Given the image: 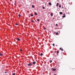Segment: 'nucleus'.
<instances>
[{"mask_svg":"<svg viewBox=\"0 0 75 75\" xmlns=\"http://www.w3.org/2000/svg\"><path fill=\"white\" fill-rule=\"evenodd\" d=\"M28 66H32V64L31 63H30L29 64H28Z\"/></svg>","mask_w":75,"mask_h":75,"instance_id":"nucleus-1","label":"nucleus"},{"mask_svg":"<svg viewBox=\"0 0 75 75\" xmlns=\"http://www.w3.org/2000/svg\"><path fill=\"white\" fill-rule=\"evenodd\" d=\"M64 16L62 17L63 18H64L65 17V14H64Z\"/></svg>","mask_w":75,"mask_h":75,"instance_id":"nucleus-2","label":"nucleus"},{"mask_svg":"<svg viewBox=\"0 0 75 75\" xmlns=\"http://www.w3.org/2000/svg\"><path fill=\"white\" fill-rule=\"evenodd\" d=\"M50 16L52 17V16H53V13H51L50 14Z\"/></svg>","mask_w":75,"mask_h":75,"instance_id":"nucleus-3","label":"nucleus"},{"mask_svg":"<svg viewBox=\"0 0 75 75\" xmlns=\"http://www.w3.org/2000/svg\"><path fill=\"white\" fill-rule=\"evenodd\" d=\"M50 5V6H52V4H51V2H50L48 3Z\"/></svg>","mask_w":75,"mask_h":75,"instance_id":"nucleus-4","label":"nucleus"},{"mask_svg":"<svg viewBox=\"0 0 75 75\" xmlns=\"http://www.w3.org/2000/svg\"><path fill=\"white\" fill-rule=\"evenodd\" d=\"M36 63V62H33V64H34Z\"/></svg>","mask_w":75,"mask_h":75,"instance_id":"nucleus-5","label":"nucleus"},{"mask_svg":"<svg viewBox=\"0 0 75 75\" xmlns=\"http://www.w3.org/2000/svg\"><path fill=\"white\" fill-rule=\"evenodd\" d=\"M58 5H59V3H57V5H56L57 7H58Z\"/></svg>","mask_w":75,"mask_h":75,"instance_id":"nucleus-6","label":"nucleus"},{"mask_svg":"<svg viewBox=\"0 0 75 75\" xmlns=\"http://www.w3.org/2000/svg\"><path fill=\"white\" fill-rule=\"evenodd\" d=\"M17 40H18V41H20V39L18 38H17Z\"/></svg>","mask_w":75,"mask_h":75,"instance_id":"nucleus-7","label":"nucleus"},{"mask_svg":"<svg viewBox=\"0 0 75 75\" xmlns=\"http://www.w3.org/2000/svg\"><path fill=\"white\" fill-rule=\"evenodd\" d=\"M62 50V51H63V49L62 48H60L59 50Z\"/></svg>","mask_w":75,"mask_h":75,"instance_id":"nucleus-8","label":"nucleus"},{"mask_svg":"<svg viewBox=\"0 0 75 75\" xmlns=\"http://www.w3.org/2000/svg\"><path fill=\"white\" fill-rule=\"evenodd\" d=\"M52 71H55V70H56V69H52Z\"/></svg>","mask_w":75,"mask_h":75,"instance_id":"nucleus-9","label":"nucleus"},{"mask_svg":"<svg viewBox=\"0 0 75 75\" xmlns=\"http://www.w3.org/2000/svg\"><path fill=\"white\" fill-rule=\"evenodd\" d=\"M57 54H59V50H58L57 52Z\"/></svg>","mask_w":75,"mask_h":75,"instance_id":"nucleus-10","label":"nucleus"},{"mask_svg":"<svg viewBox=\"0 0 75 75\" xmlns=\"http://www.w3.org/2000/svg\"><path fill=\"white\" fill-rule=\"evenodd\" d=\"M52 62V60H50V63H51V62Z\"/></svg>","mask_w":75,"mask_h":75,"instance_id":"nucleus-11","label":"nucleus"},{"mask_svg":"<svg viewBox=\"0 0 75 75\" xmlns=\"http://www.w3.org/2000/svg\"><path fill=\"white\" fill-rule=\"evenodd\" d=\"M59 7L60 8H61V5H59Z\"/></svg>","mask_w":75,"mask_h":75,"instance_id":"nucleus-12","label":"nucleus"},{"mask_svg":"<svg viewBox=\"0 0 75 75\" xmlns=\"http://www.w3.org/2000/svg\"><path fill=\"white\" fill-rule=\"evenodd\" d=\"M59 14H62V12H59Z\"/></svg>","mask_w":75,"mask_h":75,"instance_id":"nucleus-13","label":"nucleus"},{"mask_svg":"<svg viewBox=\"0 0 75 75\" xmlns=\"http://www.w3.org/2000/svg\"><path fill=\"white\" fill-rule=\"evenodd\" d=\"M18 17H21V15H20V14H18Z\"/></svg>","mask_w":75,"mask_h":75,"instance_id":"nucleus-14","label":"nucleus"},{"mask_svg":"<svg viewBox=\"0 0 75 75\" xmlns=\"http://www.w3.org/2000/svg\"><path fill=\"white\" fill-rule=\"evenodd\" d=\"M42 55H43V54L42 53H41L40 55V56H42Z\"/></svg>","mask_w":75,"mask_h":75,"instance_id":"nucleus-15","label":"nucleus"},{"mask_svg":"<svg viewBox=\"0 0 75 75\" xmlns=\"http://www.w3.org/2000/svg\"><path fill=\"white\" fill-rule=\"evenodd\" d=\"M2 55H3V54H0V56H2Z\"/></svg>","mask_w":75,"mask_h":75,"instance_id":"nucleus-16","label":"nucleus"},{"mask_svg":"<svg viewBox=\"0 0 75 75\" xmlns=\"http://www.w3.org/2000/svg\"><path fill=\"white\" fill-rule=\"evenodd\" d=\"M35 15H37V13H35Z\"/></svg>","mask_w":75,"mask_h":75,"instance_id":"nucleus-17","label":"nucleus"},{"mask_svg":"<svg viewBox=\"0 0 75 75\" xmlns=\"http://www.w3.org/2000/svg\"><path fill=\"white\" fill-rule=\"evenodd\" d=\"M19 24L18 23H16V25H18Z\"/></svg>","mask_w":75,"mask_h":75,"instance_id":"nucleus-18","label":"nucleus"},{"mask_svg":"<svg viewBox=\"0 0 75 75\" xmlns=\"http://www.w3.org/2000/svg\"><path fill=\"white\" fill-rule=\"evenodd\" d=\"M16 75V73H14L12 74V75Z\"/></svg>","mask_w":75,"mask_h":75,"instance_id":"nucleus-19","label":"nucleus"},{"mask_svg":"<svg viewBox=\"0 0 75 75\" xmlns=\"http://www.w3.org/2000/svg\"><path fill=\"white\" fill-rule=\"evenodd\" d=\"M8 72L7 71H6L5 72V74H7V73H8Z\"/></svg>","mask_w":75,"mask_h":75,"instance_id":"nucleus-20","label":"nucleus"},{"mask_svg":"<svg viewBox=\"0 0 75 75\" xmlns=\"http://www.w3.org/2000/svg\"><path fill=\"white\" fill-rule=\"evenodd\" d=\"M20 51H23V50H22V49H20Z\"/></svg>","mask_w":75,"mask_h":75,"instance_id":"nucleus-21","label":"nucleus"},{"mask_svg":"<svg viewBox=\"0 0 75 75\" xmlns=\"http://www.w3.org/2000/svg\"><path fill=\"white\" fill-rule=\"evenodd\" d=\"M42 8H43V9H45V7H43Z\"/></svg>","mask_w":75,"mask_h":75,"instance_id":"nucleus-22","label":"nucleus"},{"mask_svg":"<svg viewBox=\"0 0 75 75\" xmlns=\"http://www.w3.org/2000/svg\"><path fill=\"white\" fill-rule=\"evenodd\" d=\"M30 16H31V17H33V15L31 14L30 15Z\"/></svg>","mask_w":75,"mask_h":75,"instance_id":"nucleus-23","label":"nucleus"},{"mask_svg":"<svg viewBox=\"0 0 75 75\" xmlns=\"http://www.w3.org/2000/svg\"><path fill=\"white\" fill-rule=\"evenodd\" d=\"M58 33H56V35H58Z\"/></svg>","mask_w":75,"mask_h":75,"instance_id":"nucleus-24","label":"nucleus"},{"mask_svg":"<svg viewBox=\"0 0 75 75\" xmlns=\"http://www.w3.org/2000/svg\"><path fill=\"white\" fill-rule=\"evenodd\" d=\"M52 45L53 46H55V44H53Z\"/></svg>","mask_w":75,"mask_h":75,"instance_id":"nucleus-25","label":"nucleus"},{"mask_svg":"<svg viewBox=\"0 0 75 75\" xmlns=\"http://www.w3.org/2000/svg\"><path fill=\"white\" fill-rule=\"evenodd\" d=\"M32 7L33 8H34V6L32 5Z\"/></svg>","mask_w":75,"mask_h":75,"instance_id":"nucleus-26","label":"nucleus"},{"mask_svg":"<svg viewBox=\"0 0 75 75\" xmlns=\"http://www.w3.org/2000/svg\"><path fill=\"white\" fill-rule=\"evenodd\" d=\"M31 22H34V21L31 20Z\"/></svg>","mask_w":75,"mask_h":75,"instance_id":"nucleus-27","label":"nucleus"},{"mask_svg":"<svg viewBox=\"0 0 75 75\" xmlns=\"http://www.w3.org/2000/svg\"><path fill=\"white\" fill-rule=\"evenodd\" d=\"M37 20V21H40V20H39L38 19Z\"/></svg>","mask_w":75,"mask_h":75,"instance_id":"nucleus-28","label":"nucleus"},{"mask_svg":"<svg viewBox=\"0 0 75 75\" xmlns=\"http://www.w3.org/2000/svg\"><path fill=\"white\" fill-rule=\"evenodd\" d=\"M56 25H58V24H56Z\"/></svg>","mask_w":75,"mask_h":75,"instance_id":"nucleus-29","label":"nucleus"},{"mask_svg":"<svg viewBox=\"0 0 75 75\" xmlns=\"http://www.w3.org/2000/svg\"><path fill=\"white\" fill-rule=\"evenodd\" d=\"M63 8V7H62V8Z\"/></svg>","mask_w":75,"mask_h":75,"instance_id":"nucleus-30","label":"nucleus"},{"mask_svg":"<svg viewBox=\"0 0 75 75\" xmlns=\"http://www.w3.org/2000/svg\"><path fill=\"white\" fill-rule=\"evenodd\" d=\"M54 75H56V74H54Z\"/></svg>","mask_w":75,"mask_h":75,"instance_id":"nucleus-31","label":"nucleus"}]
</instances>
